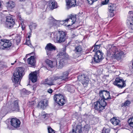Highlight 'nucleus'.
<instances>
[{
	"label": "nucleus",
	"mask_w": 133,
	"mask_h": 133,
	"mask_svg": "<svg viewBox=\"0 0 133 133\" xmlns=\"http://www.w3.org/2000/svg\"><path fill=\"white\" fill-rule=\"evenodd\" d=\"M65 59L57 58V60L53 61L48 59L46 61V62L51 68L56 66L58 68H61L63 67L65 64Z\"/></svg>",
	"instance_id": "1"
},
{
	"label": "nucleus",
	"mask_w": 133,
	"mask_h": 133,
	"mask_svg": "<svg viewBox=\"0 0 133 133\" xmlns=\"http://www.w3.org/2000/svg\"><path fill=\"white\" fill-rule=\"evenodd\" d=\"M24 70L22 68L19 67L16 70L14 71L13 74V78H12L13 82L16 83H20L21 78L23 76Z\"/></svg>",
	"instance_id": "2"
},
{
	"label": "nucleus",
	"mask_w": 133,
	"mask_h": 133,
	"mask_svg": "<svg viewBox=\"0 0 133 133\" xmlns=\"http://www.w3.org/2000/svg\"><path fill=\"white\" fill-rule=\"evenodd\" d=\"M94 105L95 109L100 111L104 109L107 105V103L103 99H101L99 98L98 101L94 103Z\"/></svg>",
	"instance_id": "3"
},
{
	"label": "nucleus",
	"mask_w": 133,
	"mask_h": 133,
	"mask_svg": "<svg viewBox=\"0 0 133 133\" xmlns=\"http://www.w3.org/2000/svg\"><path fill=\"white\" fill-rule=\"evenodd\" d=\"M107 54L108 56L114 55L118 51L117 48L114 45H108L107 47Z\"/></svg>",
	"instance_id": "4"
},
{
	"label": "nucleus",
	"mask_w": 133,
	"mask_h": 133,
	"mask_svg": "<svg viewBox=\"0 0 133 133\" xmlns=\"http://www.w3.org/2000/svg\"><path fill=\"white\" fill-rule=\"evenodd\" d=\"M55 101L60 105H63L65 103L64 96L61 94H56L54 97Z\"/></svg>",
	"instance_id": "5"
},
{
	"label": "nucleus",
	"mask_w": 133,
	"mask_h": 133,
	"mask_svg": "<svg viewBox=\"0 0 133 133\" xmlns=\"http://www.w3.org/2000/svg\"><path fill=\"white\" fill-rule=\"evenodd\" d=\"M12 43L10 40L6 39H2L0 41V49H4L11 47Z\"/></svg>",
	"instance_id": "6"
},
{
	"label": "nucleus",
	"mask_w": 133,
	"mask_h": 133,
	"mask_svg": "<svg viewBox=\"0 0 133 133\" xmlns=\"http://www.w3.org/2000/svg\"><path fill=\"white\" fill-rule=\"evenodd\" d=\"M56 41L57 43H60L64 42L65 40L66 34L63 31H58L57 32Z\"/></svg>",
	"instance_id": "7"
},
{
	"label": "nucleus",
	"mask_w": 133,
	"mask_h": 133,
	"mask_svg": "<svg viewBox=\"0 0 133 133\" xmlns=\"http://www.w3.org/2000/svg\"><path fill=\"white\" fill-rule=\"evenodd\" d=\"M99 94L101 97V98H100L101 99H103L104 101H105V100L111 99L110 93L107 90L100 91H99Z\"/></svg>",
	"instance_id": "8"
},
{
	"label": "nucleus",
	"mask_w": 133,
	"mask_h": 133,
	"mask_svg": "<svg viewBox=\"0 0 133 133\" xmlns=\"http://www.w3.org/2000/svg\"><path fill=\"white\" fill-rule=\"evenodd\" d=\"M125 81L122 79L116 78L113 83V84L119 88H122L126 86Z\"/></svg>",
	"instance_id": "9"
},
{
	"label": "nucleus",
	"mask_w": 133,
	"mask_h": 133,
	"mask_svg": "<svg viewBox=\"0 0 133 133\" xmlns=\"http://www.w3.org/2000/svg\"><path fill=\"white\" fill-rule=\"evenodd\" d=\"M78 79L84 86H86L89 82L88 77L84 74L78 76Z\"/></svg>",
	"instance_id": "10"
},
{
	"label": "nucleus",
	"mask_w": 133,
	"mask_h": 133,
	"mask_svg": "<svg viewBox=\"0 0 133 133\" xmlns=\"http://www.w3.org/2000/svg\"><path fill=\"white\" fill-rule=\"evenodd\" d=\"M103 53L99 50H97L94 56V59L96 63L100 62L103 59Z\"/></svg>",
	"instance_id": "11"
},
{
	"label": "nucleus",
	"mask_w": 133,
	"mask_h": 133,
	"mask_svg": "<svg viewBox=\"0 0 133 133\" xmlns=\"http://www.w3.org/2000/svg\"><path fill=\"white\" fill-rule=\"evenodd\" d=\"M6 24L9 28H11L15 24V20L13 18L10 16L6 17Z\"/></svg>",
	"instance_id": "12"
},
{
	"label": "nucleus",
	"mask_w": 133,
	"mask_h": 133,
	"mask_svg": "<svg viewBox=\"0 0 133 133\" xmlns=\"http://www.w3.org/2000/svg\"><path fill=\"white\" fill-rule=\"evenodd\" d=\"M56 48V46L54 45L51 43L47 44L45 47V49L46 50L47 52V54L48 55H50V51L55 50Z\"/></svg>",
	"instance_id": "13"
},
{
	"label": "nucleus",
	"mask_w": 133,
	"mask_h": 133,
	"mask_svg": "<svg viewBox=\"0 0 133 133\" xmlns=\"http://www.w3.org/2000/svg\"><path fill=\"white\" fill-rule=\"evenodd\" d=\"M10 122L11 125L15 128L19 127L21 124V122L19 120L16 118L12 119Z\"/></svg>",
	"instance_id": "14"
},
{
	"label": "nucleus",
	"mask_w": 133,
	"mask_h": 133,
	"mask_svg": "<svg viewBox=\"0 0 133 133\" xmlns=\"http://www.w3.org/2000/svg\"><path fill=\"white\" fill-rule=\"evenodd\" d=\"M76 20V15H71L69 16V18L66 19L64 21L65 22H67L68 23H70V22H71V23L68 25V26H69L72 25L73 24L75 23Z\"/></svg>",
	"instance_id": "15"
},
{
	"label": "nucleus",
	"mask_w": 133,
	"mask_h": 133,
	"mask_svg": "<svg viewBox=\"0 0 133 133\" xmlns=\"http://www.w3.org/2000/svg\"><path fill=\"white\" fill-rule=\"evenodd\" d=\"M67 8L69 9L75 7L76 5V0H65Z\"/></svg>",
	"instance_id": "16"
},
{
	"label": "nucleus",
	"mask_w": 133,
	"mask_h": 133,
	"mask_svg": "<svg viewBox=\"0 0 133 133\" xmlns=\"http://www.w3.org/2000/svg\"><path fill=\"white\" fill-rule=\"evenodd\" d=\"M69 74L68 72L67 71H65L63 73V75L62 76L54 77L52 79V80L54 81L59 79L62 80H65L66 79L68 78Z\"/></svg>",
	"instance_id": "17"
},
{
	"label": "nucleus",
	"mask_w": 133,
	"mask_h": 133,
	"mask_svg": "<svg viewBox=\"0 0 133 133\" xmlns=\"http://www.w3.org/2000/svg\"><path fill=\"white\" fill-rule=\"evenodd\" d=\"M48 101L46 99L41 101L38 104V107L42 109H44L48 105Z\"/></svg>",
	"instance_id": "18"
},
{
	"label": "nucleus",
	"mask_w": 133,
	"mask_h": 133,
	"mask_svg": "<svg viewBox=\"0 0 133 133\" xmlns=\"http://www.w3.org/2000/svg\"><path fill=\"white\" fill-rule=\"evenodd\" d=\"M37 72L35 71L31 72L29 75V79L33 82H35L37 80Z\"/></svg>",
	"instance_id": "19"
},
{
	"label": "nucleus",
	"mask_w": 133,
	"mask_h": 133,
	"mask_svg": "<svg viewBox=\"0 0 133 133\" xmlns=\"http://www.w3.org/2000/svg\"><path fill=\"white\" fill-rule=\"evenodd\" d=\"M82 51V49L81 46H76L74 50L75 53L74 55L75 57H77L80 56Z\"/></svg>",
	"instance_id": "20"
},
{
	"label": "nucleus",
	"mask_w": 133,
	"mask_h": 133,
	"mask_svg": "<svg viewBox=\"0 0 133 133\" xmlns=\"http://www.w3.org/2000/svg\"><path fill=\"white\" fill-rule=\"evenodd\" d=\"M127 24L128 25L129 28L132 30L130 31H133V17H128L127 20Z\"/></svg>",
	"instance_id": "21"
},
{
	"label": "nucleus",
	"mask_w": 133,
	"mask_h": 133,
	"mask_svg": "<svg viewBox=\"0 0 133 133\" xmlns=\"http://www.w3.org/2000/svg\"><path fill=\"white\" fill-rule=\"evenodd\" d=\"M123 54V52L119 51L115 53L114 55L111 56V57L118 60H119L121 58Z\"/></svg>",
	"instance_id": "22"
},
{
	"label": "nucleus",
	"mask_w": 133,
	"mask_h": 133,
	"mask_svg": "<svg viewBox=\"0 0 133 133\" xmlns=\"http://www.w3.org/2000/svg\"><path fill=\"white\" fill-rule=\"evenodd\" d=\"M27 61L28 64L33 66H35L36 63V61L35 59L34 56H31L30 58L28 59Z\"/></svg>",
	"instance_id": "23"
},
{
	"label": "nucleus",
	"mask_w": 133,
	"mask_h": 133,
	"mask_svg": "<svg viewBox=\"0 0 133 133\" xmlns=\"http://www.w3.org/2000/svg\"><path fill=\"white\" fill-rule=\"evenodd\" d=\"M110 121L112 123L115 125H120V121L117 119L116 117H113L111 119Z\"/></svg>",
	"instance_id": "24"
},
{
	"label": "nucleus",
	"mask_w": 133,
	"mask_h": 133,
	"mask_svg": "<svg viewBox=\"0 0 133 133\" xmlns=\"http://www.w3.org/2000/svg\"><path fill=\"white\" fill-rule=\"evenodd\" d=\"M49 6L51 9H53L57 7V3L54 0H51L49 2Z\"/></svg>",
	"instance_id": "25"
},
{
	"label": "nucleus",
	"mask_w": 133,
	"mask_h": 133,
	"mask_svg": "<svg viewBox=\"0 0 133 133\" xmlns=\"http://www.w3.org/2000/svg\"><path fill=\"white\" fill-rule=\"evenodd\" d=\"M6 5L8 9H11L15 7V3L12 1H9L6 3Z\"/></svg>",
	"instance_id": "26"
},
{
	"label": "nucleus",
	"mask_w": 133,
	"mask_h": 133,
	"mask_svg": "<svg viewBox=\"0 0 133 133\" xmlns=\"http://www.w3.org/2000/svg\"><path fill=\"white\" fill-rule=\"evenodd\" d=\"M82 132V128L81 126L79 125L77 126L75 132L74 130L73 129L72 132H71L70 133H81Z\"/></svg>",
	"instance_id": "27"
},
{
	"label": "nucleus",
	"mask_w": 133,
	"mask_h": 133,
	"mask_svg": "<svg viewBox=\"0 0 133 133\" xmlns=\"http://www.w3.org/2000/svg\"><path fill=\"white\" fill-rule=\"evenodd\" d=\"M36 98L35 97H34L32 98V100L28 102V104L29 107H32L35 104L36 102Z\"/></svg>",
	"instance_id": "28"
},
{
	"label": "nucleus",
	"mask_w": 133,
	"mask_h": 133,
	"mask_svg": "<svg viewBox=\"0 0 133 133\" xmlns=\"http://www.w3.org/2000/svg\"><path fill=\"white\" fill-rule=\"evenodd\" d=\"M49 20L50 22V24L52 25H56V24L57 21L55 19L52 17H49Z\"/></svg>",
	"instance_id": "29"
},
{
	"label": "nucleus",
	"mask_w": 133,
	"mask_h": 133,
	"mask_svg": "<svg viewBox=\"0 0 133 133\" xmlns=\"http://www.w3.org/2000/svg\"><path fill=\"white\" fill-rule=\"evenodd\" d=\"M14 106L12 108V109H14L15 110L18 111L19 109V107L18 105V101L17 100H16L13 103Z\"/></svg>",
	"instance_id": "30"
},
{
	"label": "nucleus",
	"mask_w": 133,
	"mask_h": 133,
	"mask_svg": "<svg viewBox=\"0 0 133 133\" xmlns=\"http://www.w3.org/2000/svg\"><path fill=\"white\" fill-rule=\"evenodd\" d=\"M65 52L63 51L60 52L57 55V58L60 59H65Z\"/></svg>",
	"instance_id": "31"
},
{
	"label": "nucleus",
	"mask_w": 133,
	"mask_h": 133,
	"mask_svg": "<svg viewBox=\"0 0 133 133\" xmlns=\"http://www.w3.org/2000/svg\"><path fill=\"white\" fill-rule=\"evenodd\" d=\"M97 42H96L94 46H93L91 48V49L93 51H96L97 50L99 49L101 46L100 44L97 45Z\"/></svg>",
	"instance_id": "32"
},
{
	"label": "nucleus",
	"mask_w": 133,
	"mask_h": 133,
	"mask_svg": "<svg viewBox=\"0 0 133 133\" xmlns=\"http://www.w3.org/2000/svg\"><path fill=\"white\" fill-rule=\"evenodd\" d=\"M116 8L115 4H111L109 6L108 9L109 12L113 11Z\"/></svg>",
	"instance_id": "33"
},
{
	"label": "nucleus",
	"mask_w": 133,
	"mask_h": 133,
	"mask_svg": "<svg viewBox=\"0 0 133 133\" xmlns=\"http://www.w3.org/2000/svg\"><path fill=\"white\" fill-rule=\"evenodd\" d=\"M131 103V102L128 100H127L126 102H125L124 103H122L121 106L122 107L128 106Z\"/></svg>",
	"instance_id": "34"
},
{
	"label": "nucleus",
	"mask_w": 133,
	"mask_h": 133,
	"mask_svg": "<svg viewBox=\"0 0 133 133\" xmlns=\"http://www.w3.org/2000/svg\"><path fill=\"white\" fill-rule=\"evenodd\" d=\"M128 122L129 125L133 128V117L129 119Z\"/></svg>",
	"instance_id": "35"
},
{
	"label": "nucleus",
	"mask_w": 133,
	"mask_h": 133,
	"mask_svg": "<svg viewBox=\"0 0 133 133\" xmlns=\"http://www.w3.org/2000/svg\"><path fill=\"white\" fill-rule=\"evenodd\" d=\"M49 114H44L42 115V118H43V120L44 121L46 120V119L49 118Z\"/></svg>",
	"instance_id": "36"
},
{
	"label": "nucleus",
	"mask_w": 133,
	"mask_h": 133,
	"mask_svg": "<svg viewBox=\"0 0 133 133\" xmlns=\"http://www.w3.org/2000/svg\"><path fill=\"white\" fill-rule=\"evenodd\" d=\"M37 26V25L34 23H32L29 26V27L31 31L32 30L35 29Z\"/></svg>",
	"instance_id": "37"
},
{
	"label": "nucleus",
	"mask_w": 133,
	"mask_h": 133,
	"mask_svg": "<svg viewBox=\"0 0 133 133\" xmlns=\"http://www.w3.org/2000/svg\"><path fill=\"white\" fill-rule=\"evenodd\" d=\"M57 32H55L54 33L52 32L50 34V37L52 38H56V37L57 36Z\"/></svg>",
	"instance_id": "38"
},
{
	"label": "nucleus",
	"mask_w": 133,
	"mask_h": 133,
	"mask_svg": "<svg viewBox=\"0 0 133 133\" xmlns=\"http://www.w3.org/2000/svg\"><path fill=\"white\" fill-rule=\"evenodd\" d=\"M110 131V129H106L105 128H104L103 130L102 133H109Z\"/></svg>",
	"instance_id": "39"
},
{
	"label": "nucleus",
	"mask_w": 133,
	"mask_h": 133,
	"mask_svg": "<svg viewBox=\"0 0 133 133\" xmlns=\"http://www.w3.org/2000/svg\"><path fill=\"white\" fill-rule=\"evenodd\" d=\"M48 129L49 133H55L54 130L49 126L48 127Z\"/></svg>",
	"instance_id": "40"
},
{
	"label": "nucleus",
	"mask_w": 133,
	"mask_h": 133,
	"mask_svg": "<svg viewBox=\"0 0 133 133\" xmlns=\"http://www.w3.org/2000/svg\"><path fill=\"white\" fill-rule=\"evenodd\" d=\"M98 0H87L88 2L90 4H92L93 3Z\"/></svg>",
	"instance_id": "41"
},
{
	"label": "nucleus",
	"mask_w": 133,
	"mask_h": 133,
	"mask_svg": "<svg viewBox=\"0 0 133 133\" xmlns=\"http://www.w3.org/2000/svg\"><path fill=\"white\" fill-rule=\"evenodd\" d=\"M109 1V0H105L102 2V4L103 5L107 4Z\"/></svg>",
	"instance_id": "42"
},
{
	"label": "nucleus",
	"mask_w": 133,
	"mask_h": 133,
	"mask_svg": "<svg viewBox=\"0 0 133 133\" xmlns=\"http://www.w3.org/2000/svg\"><path fill=\"white\" fill-rule=\"evenodd\" d=\"M22 92L24 94H27L28 93L27 91L25 89H22Z\"/></svg>",
	"instance_id": "43"
},
{
	"label": "nucleus",
	"mask_w": 133,
	"mask_h": 133,
	"mask_svg": "<svg viewBox=\"0 0 133 133\" xmlns=\"http://www.w3.org/2000/svg\"><path fill=\"white\" fill-rule=\"evenodd\" d=\"M26 44L29 45V46H30L31 45L30 43V41L29 40L27 41V40H26Z\"/></svg>",
	"instance_id": "44"
},
{
	"label": "nucleus",
	"mask_w": 133,
	"mask_h": 133,
	"mask_svg": "<svg viewBox=\"0 0 133 133\" xmlns=\"http://www.w3.org/2000/svg\"><path fill=\"white\" fill-rule=\"evenodd\" d=\"M42 5L40 7L42 9H43L44 8L45 6L46 5L45 3L43 2H42Z\"/></svg>",
	"instance_id": "45"
},
{
	"label": "nucleus",
	"mask_w": 133,
	"mask_h": 133,
	"mask_svg": "<svg viewBox=\"0 0 133 133\" xmlns=\"http://www.w3.org/2000/svg\"><path fill=\"white\" fill-rule=\"evenodd\" d=\"M110 13V15L111 17H113L114 15V14L113 12V11L112 12H109Z\"/></svg>",
	"instance_id": "46"
},
{
	"label": "nucleus",
	"mask_w": 133,
	"mask_h": 133,
	"mask_svg": "<svg viewBox=\"0 0 133 133\" xmlns=\"http://www.w3.org/2000/svg\"><path fill=\"white\" fill-rule=\"evenodd\" d=\"M52 90L51 89H49L48 90V92L50 94L52 92Z\"/></svg>",
	"instance_id": "47"
},
{
	"label": "nucleus",
	"mask_w": 133,
	"mask_h": 133,
	"mask_svg": "<svg viewBox=\"0 0 133 133\" xmlns=\"http://www.w3.org/2000/svg\"><path fill=\"white\" fill-rule=\"evenodd\" d=\"M47 84L49 85H53V83L52 82H51L50 83H49V82H48Z\"/></svg>",
	"instance_id": "48"
},
{
	"label": "nucleus",
	"mask_w": 133,
	"mask_h": 133,
	"mask_svg": "<svg viewBox=\"0 0 133 133\" xmlns=\"http://www.w3.org/2000/svg\"><path fill=\"white\" fill-rule=\"evenodd\" d=\"M18 18L19 19V20H22V18H21V17L20 16H18Z\"/></svg>",
	"instance_id": "49"
},
{
	"label": "nucleus",
	"mask_w": 133,
	"mask_h": 133,
	"mask_svg": "<svg viewBox=\"0 0 133 133\" xmlns=\"http://www.w3.org/2000/svg\"><path fill=\"white\" fill-rule=\"evenodd\" d=\"M132 12L131 11H130L129 12V14H132Z\"/></svg>",
	"instance_id": "50"
},
{
	"label": "nucleus",
	"mask_w": 133,
	"mask_h": 133,
	"mask_svg": "<svg viewBox=\"0 0 133 133\" xmlns=\"http://www.w3.org/2000/svg\"><path fill=\"white\" fill-rule=\"evenodd\" d=\"M87 116V114H85L84 115V116Z\"/></svg>",
	"instance_id": "51"
},
{
	"label": "nucleus",
	"mask_w": 133,
	"mask_h": 133,
	"mask_svg": "<svg viewBox=\"0 0 133 133\" xmlns=\"http://www.w3.org/2000/svg\"><path fill=\"white\" fill-rule=\"evenodd\" d=\"M1 2H0V8H1Z\"/></svg>",
	"instance_id": "52"
},
{
	"label": "nucleus",
	"mask_w": 133,
	"mask_h": 133,
	"mask_svg": "<svg viewBox=\"0 0 133 133\" xmlns=\"http://www.w3.org/2000/svg\"><path fill=\"white\" fill-rule=\"evenodd\" d=\"M30 37V36H28V38H29Z\"/></svg>",
	"instance_id": "53"
},
{
	"label": "nucleus",
	"mask_w": 133,
	"mask_h": 133,
	"mask_svg": "<svg viewBox=\"0 0 133 133\" xmlns=\"http://www.w3.org/2000/svg\"><path fill=\"white\" fill-rule=\"evenodd\" d=\"M14 64V63H11V65H12Z\"/></svg>",
	"instance_id": "54"
},
{
	"label": "nucleus",
	"mask_w": 133,
	"mask_h": 133,
	"mask_svg": "<svg viewBox=\"0 0 133 133\" xmlns=\"http://www.w3.org/2000/svg\"><path fill=\"white\" fill-rule=\"evenodd\" d=\"M20 1H23V0H20Z\"/></svg>",
	"instance_id": "55"
},
{
	"label": "nucleus",
	"mask_w": 133,
	"mask_h": 133,
	"mask_svg": "<svg viewBox=\"0 0 133 133\" xmlns=\"http://www.w3.org/2000/svg\"><path fill=\"white\" fill-rule=\"evenodd\" d=\"M131 133H133V131H132Z\"/></svg>",
	"instance_id": "56"
},
{
	"label": "nucleus",
	"mask_w": 133,
	"mask_h": 133,
	"mask_svg": "<svg viewBox=\"0 0 133 133\" xmlns=\"http://www.w3.org/2000/svg\"><path fill=\"white\" fill-rule=\"evenodd\" d=\"M1 17V15H0V18Z\"/></svg>",
	"instance_id": "57"
},
{
	"label": "nucleus",
	"mask_w": 133,
	"mask_h": 133,
	"mask_svg": "<svg viewBox=\"0 0 133 133\" xmlns=\"http://www.w3.org/2000/svg\"><path fill=\"white\" fill-rule=\"evenodd\" d=\"M131 16H132V17H131V18H132V17H132V15H131Z\"/></svg>",
	"instance_id": "58"
},
{
	"label": "nucleus",
	"mask_w": 133,
	"mask_h": 133,
	"mask_svg": "<svg viewBox=\"0 0 133 133\" xmlns=\"http://www.w3.org/2000/svg\"><path fill=\"white\" fill-rule=\"evenodd\" d=\"M131 16H132V17H131V18H132V17H132V15H131Z\"/></svg>",
	"instance_id": "59"
},
{
	"label": "nucleus",
	"mask_w": 133,
	"mask_h": 133,
	"mask_svg": "<svg viewBox=\"0 0 133 133\" xmlns=\"http://www.w3.org/2000/svg\"><path fill=\"white\" fill-rule=\"evenodd\" d=\"M16 62V61H15V62Z\"/></svg>",
	"instance_id": "60"
},
{
	"label": "nucleus",
	"mask_w": 133,
	"mask_h": 133,
	"mask_svg": "<svg viewBox=\"0 0 133 133\" xmlns=\"http://www.w3.org/2000/svg\"><path fill=\"white\" fill-rule=\"evenodd\" d=\"M8 128L9 129H10L9 128V127H8Z\"/></svg>",
	"instance_id": "61"
},
{
	"label": "nucleus",
	"mask_w": 133,
	"mask_h": 133,
	"mask_svg": "<svg viewBox=\"0 0 133 133\" xmlns=\"http://www.w3.org/2000/svg\"><path fill=\"white\" fill-rule=\"evenodd\" d=\"M1 63V62H0V63Z\"/></svg>",
	"instance_id": "62"
}]
</instances>
